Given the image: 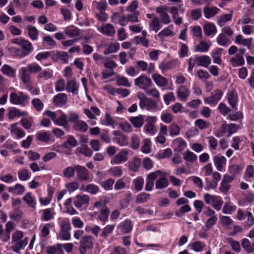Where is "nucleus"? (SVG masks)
Here are the masks:
<instances>
[{"instance_id": "nucleus-1", "label": "nucleus", "mask_w": 254, "mask_h": 254, "mask_svg": "<svg viewBox=\"0 0 254 254\" xmlns=\"http://www.w3.org/2000/svg\"><path fill=\"white\" fill-rule=\"evenodd\" d=\"M10 249L16 254L23 250L28 244V237L24 238L23 233L21 231H16L12 235Z\"/></svg>"}, {"instance_id": "nucleus-2", "label": "nucleus", "mask_w": 254, "mask_h": 254, "mask_svg": "<svg viewBox=\"0 0 254 254\" xmlns=\"http://www.w3.org/2000/svg\"><path fill=\"white\" fill-rule=\"evenodd\" d=\"M60 227L59 238L65 241L70 240L71 226L69 220L67 219H63L60 223Z\"/></svg>"}, {"instance_id": "nucleus-3", "label": "nucleus", "mask_w": 254, "mask_h": 254, "mask_svg": "<svg viewBox=\"0 0 254 254\" xmlns=\"http://www.w3.org/2000/svg\"><path fill=\"white\" fill-rule=\"evenodd\" d=\"M28 99V96L22 92H12L10 95V102L15 105H25Z\"/></svg>"}, {"instance_id": "nucleus-4", "label": "nucleus", "mask_w": 254, "mask_h": 254, "mask_svg": "<svg viewBox=\"0 0 254 254\" xmlns=\"http://www.w3.org/2000/svg\"><path fill=\"white\" fill-rule=\"evenodd\" d=\"M152 83L151 79L145 75H141L134 80V85L139 89L146 90Z\"/></svg>"}, {"instance_id": "nucleus-5", "label": "nucleus", "mask_w": 254, "mask_h": 254, "mask_svg": "<svg viewBox=\"0 0 254 254\" xmlns=\"http://www.w3.org/2000/svg\"><path fill=\"white\" fill-rule=\"evenodd\" d=\"M90 201V197L85 194L76 195L73 199V204L75 207L80 208L83 206L87 207Z\"/></svg>"}, {"instance_id": "nucleus-6", "label": "nucleus", "mask_w": 254, "mask_h": 254, "mask_svg": "<svg viewBox=\"0 0 254 254\" xmlns=\"http://www.w3.org/2000/svg\"><path fill=\"white\" fill-rule=\"evenodd\" d=\"M75 169L77 177L79 180L87 182H91L92 181L90 178L89 171L85 167L80 165H75Z\"/></svg>"}, {"instance_id": "nucleus-7", "label": "nucleus", "mask_w": 254, "mask_h": 254, "mask_svg": "<svg viewBox=\"0 0 254 254\" xmlns=\"http://www.w3.org/2000/svg\"><path fill=\"white\" fill-rule=\"evenodd\" d=\"M113 134L115 136L113 138V141L119 144L121 146H124L127 145L128 138L127 136L119 130H114L113 132Z\"/></svg>"}, {"instance_id": "nucleus-8", "label": "nucleus", "mask_w": 254, "mask_h": 254, "mask_svg": "<svg viewBox=\"0 0 254 254\" xmlns=\"http://www.w3.org/2000/svg\"><path fill=\"white\" fill-rule=\"evenodd\" d=\"M98 30L103 34L111 37L114 36L116 32L114 26L109 23L103 24Z\"/></svg>"}, {"instance_id": "nucleus-9", "label": "nucleus", "mask_w": 254, "mask_h": 254, "mask_svg": "<svg viewBox=\"0 0 254 254\" xmlns=\"http://www.w3.org/2000/svg\"><path fill=\"white\" fill-rule=\"evenodd\" d=\"M141 109H146L147 110H155L158 108V104L153 100L147 98L139 103Z\"/></svg>"}, {"instance_id": "nucleus-10", "label": "nucleus", "mask_w": 254, "mask_h": 254, "mask_svg": "<svg viewBox=\"0 0 254 254\" xmlns=\"http://www.w3.org/2000/svg\"><path fill=\"white\" fill-rule=\"evenodd\" d=\"M222 94L223 92L221 90H216L214 95L210 97L205 98L204 101L207 104L210 105H215L217 103L218 101L220 100Z\"/></svg>"}, {"instance_id": "nucleus-11", "label": "nucleus", "mask_w": 254, "mask_h": 254, "mask_svg": "<svg viewBox=\"0 0 254 254\" xmlns=\"http://www.w3.org/2000/svg\"><path fill=\"white\" fill-rule=\"evenodd\" d=\"M211 60L210 58L206 55L196 57L194 60V61L197 65L204 66L205 67H208L211 63Z\"/></svg>"}, {"instance_id": "nucleus-12", "label": "nucleus", "mask_w": 254, "mask_h": 254, "mask_svg": "<svg viewBox=\"0 0 254 254\" xmlns=\"http://www.w3.org/2000/svg\"><path fill=\"white\" fill-rule=\"evenodd\" d=\"M18 45L20 46L22 49H21L26 56L33 50L32 44L27 40L19 39Z\"/></svg>"}, {"instance_id": "nucleus-13", "label": "nucleus", "mask_w": 254, "mask_h": 254, "mask_svg": "<svg viewBox=\"0 0 254 254\" xmlns=\"http://www.w3.org/2000/svg\"><path fill=\"white\" fill-rule=\"evenodd\" d=\"M219 11L220 9L216 6H206L203 8L204 16L208 19L214 17Z\"/></svg>"}, {"instance_id": "nucleus-14", "label": "nucleus", "mask_w": 254, "mask_h": 254, "mask_svg": "<svg viewBox=\"0 0 254 254\" xmlns=\"http://www.w3.org/2000/svg\"><path fill=\"white\" fill-rule=\"evenodd\" d=\"M80 245L84 251V249H90L92 248L93 243L92 236H86L83 237L80 241Z\"/></svg>"}, {"instance_id": "nucleus-15", "label": "nucleus", "mask_w": 254, "mask_h": 254, "mask_svg": "<svg viewBox=\"0 0 254 254\" xmlns=\"http://www.w3.org/2000/svg\"><path fill=\"white\" fill-rule=\"evenodd\" d=\"M55 212L54 208H46L42 210L41 220L48 221L54 218Z\"/></svg>"}, {"instance_id": "nucleus-16", "label": "nucleus", "mask_w": 254, "mask_h": 254, "mask_svg": "<svg viewBox=\"0 0 254 254\" xmlns=\"http://www.w3.org/2000/svg\"><path fill=\"white\" fill-rule=\"evenodd\" d=\"M128 152L126 150H121L118 154H117L114 159V162L116 164H120L123 162H126L127 160V155Z\"/></svg>"}, {"instance_id": "nucleus-17", "label": "nucleus", "mask_w": 254, "mask_h": 254, "mask_svg": "<svg viewBox=\"0 0 254 254\" xmlns=\"http://www.w3.org/2000/svg\"><path fill=\"white\" fill-rule=\"evenodd\" d=\"M129 121L136 128L141 127L144 123V117L141 115L136 117H131Z\"/></svg>"}, {"instance_id": "nucleus-18", "label": "nucleus", "mask_w": 254, "mask_h": 254, "mask_svg": "<svg viewBox=\"0 0 254 254\" xmlns=\"http://www.w3.org/2000/svg\"><path fill=\"white\" fill-rule=\"evenodd\" d=\"M67 101V96L64 93H59L54 98V104L57 106H62L65 104Z\"/></svg>"}, {"instance_id": "nucleus-19", "label": "nucleus", "mask_w": 254, "mask_h": 254, "mask_svg": "<svg viewBox=\"0 0 254 254\" xmlns=\"http://www.w3.org/2000/svg\"><path fill=\"white\" fill-rule=\"evenodd\" d=\"M252 40V38L244 39L241 35H238L236 37L235 42L238 44L247 46L249 49H251Z\"/></svg>"}, {"instance_id": "nucleus-20", "label": "nucleus", "mask_w": 254, "mask_h": 254, "mask_svg": "<svg viewBox=\"0 0 254 254\" xmlns=\"http://www.w3.org/2000/svg\"><path fill=\"white\" fill-rule=\"evenodd\" d=\"M241 245L248 253H254V241L251 243L248 239L245 238L242 240Z\"/></svg>"}, {"instance_id": "nucleus-21", "label": "nucleus", "mask_w": 254, "mask_h": 254, "mask_svg": "<svg viewBox=\"0 0 254 254\" xmlns=\"http://www.w3.org/2000/svg\"><path fill=\"white\" fill-rule=\"evenodd\" d=\"M28 36L32 40H36L38 39L39 31L34 26L28 25L26 27Z\"/></svg>"}, {"instance_id": "nucleus-22", "label": "nucleus", "mask_w": 254, "mask_h": 254, "mask_svg": "<svg viewBox=\"0 0 254 254\" xmlns=\"http://www.w3.org/2000/svg\"><path fill=\"white\" fill-rule=\"evenodd\" d=\"M152 77L155 83L158 86H164L168 84V80L167 79L158 73L153 74Z\"/></svg>"}, {"instance_id": "nucleus-23", "label": "nucleus", "mask_w": 254, "mask_h": 254, "mask_svg": "<svg viewBox=\"0 0 254 254\" xmlns=\"http://www.w3.org/2000/svg\"><path fill=\"white\" fill-rule=\"evenodd\" d=\"M213 160L217 170L221 171L223 170V165L226 163V158L224 156H215L213 157Z\"/></svg>"}, {"instance_id": "nucleus-24", "label": "nucleus", "mask_w": 254, "mask_h": 254, "mask_svg": "<svg viewBox=\"0 0 254 254\" xmlns=\"http://www.w3.org/2000/svg\"><path fill=\"white\" fill-rule=\"evenodd\" d=\"M184 160L188 162L193 163L196 161L197 156L193 152L187 149L183 154Z\"/></svg>"}, {"instance_id": "nucleus-25", "label": "nucleus", "mask_w": 254, "mask_h": 254, "mask_svg": "<svg viewBox=\"0 0 254 254\" xmlns=\"http://www.w3.org/2000/svg\"><path fill=\"white\" fill-rule=\"evenodd\" d=\"M205 34L207 36L214 35L217 32V29L215 25L212 23L206 24L203 27Z\"/></svg>"}, {"instance_id": "nucleus-26", "label": "nucleus", "mask_w": 254, "mask_h": 254, "mask_svg": "<svg viewBox=\"0 0 254 254\" xmlns=\"http://www.w3.org/2000/svg\"><path fill=\"white\" fill-rule=\"evenodd\" d=\"M216 41L218 45L223 47H227L231 43L230 39L224 33H221L218 36Z\"/></svg>"}, {"instance_id": "nucleus-27", "label": "nucleus", "mask_w": 254, "mask_h": 254, "mask_svg": "<svg viewBox=\"0 0 254 254\" xmlns=\"http://www.w3.org/2000/svg\"><path fill=\"white\" fill-rule=\"evenodd\" d=\"M64 34L69 38H73L79 36L80 30L78 28L71 27L66 28L64 30Z\"/></svg>"}, {"instance_id": "nucleus-28", "label": "nucleus", "mask_w": 254, "mask_h": 254, "mask_svg": "<svg viewBox=\"0 0 254 254\" xmlns=\"http://www.w3.org/2000/svg\"><path fill=\"white\" fill-rule=\"evenodd\" d=\"M66 90L73 94H77L78 91V85L75 80L69 81L66 84Z\"/></svg>"}, {"instance_id": "nucleus-29", "label": "nucleus", "mask_w": 254, "mask_h": 254, "mask_svg": "<svg viewBox=\"0 0 254 254\" xmlns=\"http://www.w3.org/2000/svg\"><path fill=\"white\" fill-rule=\"evenodd\" d=\"M73 128L81 132H84L87 130L88 125L84 121H78L75 122Z\"/></svg>"}, {"instance_id": "nucleus-30", "label": "nucleus", "mask_w": 254, "mask_h": 254, "mask_svg": "<svg viewBox=\"0 0 254 254\" xmlns=\"http://www.w3.org/2000/svg\"><path fill=\"white\" fill-rule=\"evenodd\" d=\"M8 52L13 57L23 58L26 56L25 54L21 49L16 48L15 47H10L8 48Z\"/></svg>"}, {"instance_id": "nucleus-31", "label": "nucleus", "mask_w": 254, "mask_h": 254, "mask_svg": "<svg viewBox=\"0 0 254 254\" xmlns=\"http://www.w3.org/2000/svg\"><path fill=\"white\" fill-rule=\"evenodd\" d=\"M110 210L109 208L106 206H104L100 210V214L98 216L99 219L103 223H105L108 219L109 214Z\"/></svg>"}, {"instance_id": "nucleus-32", "label": "nucleus", "mask_w": 254, "mask_h": 254, "mask_svg": "<svg viewBox=\"0 0 254 254\" xmlns=\"http://www.w3.org/2000/svg\"><path fill=\"white\" fill-rule=\"evenodd\" d=\"M210 47V44H209L203 41H201L200 43L195 47V51L201 53L207 52Z\"/></svg>"}, {"instance_id": "nucleus-33", "label": "nucleus", "mask_w": 254, "mask_h": 254, "mask_svg": "<svg viewBox=\"0 0 254 254\" xmlns=\"http://www.w3.org/2000/svg\"><path fill=\"white\" fill-rule=\"evenodd\" d=\"M78 145L77 141L73 136H70L64 142L63 145V147L66 149H69L70 147L76 146Z\"/></svg>"}, {"instance_id": "nucleus-34", "label": "nucleus", "mask_w": 254, "mask_h": 254, "mask_svg": "<svg viewBox=\"0 0 254 254\" xmlns=\"http://www.w3.org/2000/svg\"><path fill=\"white\" fill-rule=\"evenodd\" d=\"M149 26L152 28V30L156 33L161 28L159 19L157 17H153L149 24Z\"/></svg>"}, {"instance_id": "nucleus-35", "label": "nucleus", "mask_w": 254, "mask_h": 254, "mask_svg": "<svg viewBox=\"0 0 254 254\" xmlns=\"http://www.w3.org/2000/svg\"><path fill=\"white\" fill-rule=\"evenodd\" d=\"M177 93L182 100L186 99L189 95V91L185 86H181L178 89Z\"/></svg>"}, {"instance_id": "nucleus-36", "label": "nucleus", "mask_w": 254, "mask_h": 254, "mask_svg": "<svg viewBox=\"0 0 254 254\" xmlns=\"http://www.w3.org/2000/svg\"><path fill=\"white\" fill-rule=\"evenodd\" d=\"M168 186V180L166 178L162 177L158 179L155 183V187L157 189H163Z\"/></svg>"}, {"instance_id": "nucleus-37", "label": "nucleus", "mask_w": 254, "mask_h": 254, "mask_svg": "<svg viewBox=\"0 0 254 254\" xmlns=\"http://www.w3.org/2000/svg\"><path fill=\"white\" fill-rule=\"evenodd\" d=\"M140 164L141 159L138 158H135L132 161L129 163V168L133 172H136L138 171Z\"/></svg>"}, {"instance_id": "nucleus-38", "label": "nucleus", "mask_w": 254, "mask_h": 254, "mask_svg": "<svg viewBox=\"0 0 254 254\" xmlns=\"http://www.w3.org/2000/svg\"><path fill=\"white\" fill-rule=\"evenodd\" d=\"M120 229L123 233H127L131 231L132 226L130 220H127L122 223L120 226Z\"/></svg>"}, {"instance_id": "nucleus-39", "label": "nucleus", "mask_w": 254, "mask_h": 254, "mask_svg": "<svg viewBox=\"0 0 254 254\" xmlns=\"http://www.w3.org/2000/svg\"><path fill=\"white\" fill-rule=\"evenodd\" d=\"M15 224L12 221H8L5 225V232L6 235L3 236V238L5 239H9L10 237L11 231L14 229Z\"/></svg>"}, {"instance_id": "nucleus-40", "label": "nucleus", "mask_w": 254, "mask_h": 254, "mask_svg": "<svg viewBox=\"0 0 254 254\" xmlns=\"http://www.w3.org/2000/svg\"><path fill=\"white\" fill-rule=\"evenodd\" d=\"M180 128L176 123L172 124L169 127V132L171 136H177L180 134Z\"/></svg>"}, {"instance_id": "nucleus-41", "label": "nucleus", "mask_w": 254, "mask_h": 254, "mask_svg": "<svg viewBox=\"0 0 254 254\" xmlns=\"http://www.w3.org/2000/svg\"><path fill=\"white\" fill-rule=\"evenodd\" d=\"M30 72L26 67L21 68V79L24 84H28L30 81Z\"/></svg>"}, {"instance_id": "nucleus-42", "label": "nucleus", "mask_w": 254, "mask_h": 254, "mask_svg": "<svg viewBox=\"0 0 254 254\" xmlns=\"http://www.w3.org/2000/svg\"><path fill=\"white\" fill-rule=\"evenodd\" d=\"M195 126L199 129L203 130L209 127L210 123L202 119H197L195 121Z\"/></svg>"}, {"instance_id": "nucleus-43", "label": "nucleus", "mask_w": 254, "mask_h": 254, "mask_svg": "<svg viewBox=\"0 0 254 254\" xmlns=\"http://www.w3.org/2000/svg\"><path fill=\"white\" fill-rule=\"evenodd\" d=\"M84 190L91 194H95L99 191L100 189L98 186L95 184H89L85 186Z\"/></svg>"}, {"instance_id": "nucleus-44", "label": "nucleus", "mask_w": 254, "mask_h": 254, "mask_svg": "<svg viewBox=\"0 0 254 254\" xmlns=\"http://www.w3.org/2000/svg\"><path fill=\"white\" fill-rule=\"evenodd\" d=\"M115 180L112 178H109L101 183V186L106 190H112Z\"/></svg>"}, {"instance_id": "nucleus-45", "label": "nucleus", "mask_w": 254, "mask_h": 254, "mask_svg": "<svg viewBox=\"0 0 254 254\" xmlns=\"http://www.w3.org/2000/svg\"><path fill=\"white\" fill-rule=\"evenodd\" d=\"M150 199V194L144 192L140 193L136 196L135 202L136 203H141L146 202Z\"/></svg>"}, {"instance_id": "nucleus-46", "label": "nucleus", "mask_w": 254, "mask_h": 254, "mask_svg": "<svg viewBox=\"0 0 254 254\" xmlns=\"http://www.w3.org/2000/svg\"><path fill=\"white\" fill-rule=\"evenodd\" d=\"M54 123L60 126H63L65 127L66 126L67 124V122L66 121V116L65 114H62L61 116L54 120Z\"/></svg>"}, {"instance_id": "nucleus-47", "label": "nucleus", "mask_w": 254, "mask_h": 254, "mask_svg": "<svg viewBox=\"0 0 254 254\" xmlns=\"http://www.w3.org/2000/svg\"><path fill=\"white\" fill-rule=\"evenodd\" d=\"M23 199L30 207L35 208L36 203L30 192L27 193Z\"/></svg>"}, {"instance_id": "nucleus-48", "label": "nucleus", "mask_w": 254, "mask_h": 254, "mask_svg": "<svg viewBox=\"0 0 254 254\" xmlns=\"http://www.w3.org/2000/svg\"><path fill=\"white\" fill-rule=\"evenodd\" d=\"M228 100L230 105L232 106L233 109H235L238 101V97L235 93L232 92L230 94L228 95Z\"/></svg>"}, {"instance_id": "nucleus-49", "label": "nucleus", "mask_w": 254, "mask_h": 254, "mask_svg": "<svg viewBox=\"0 0 254 254\" xmlns=\"http://www.w3.org/2000/svg\"><path fill=\"white\" fill-rule=\"evenodd\" d=\"M37 139L41 142H48L50 140V135L47 132H39L37 134Z\"/></svg>"}, {"instance_id": "nucleus-50", "label": "nucleus", "mask_w": 254, "mask_h": 254, "mask_svg": "<svg viewBox=\"0 0 254 254\" xmlns=\"http://www.w3.org/2000/svg\"><path fill=\"white\" fill-rule=\"evenodd\" d=\"M117 83L119 86L130 87V83L128 79L124 76H119L117 78Z\"/></svg>"}, {"instance_id": "nucleus-51", "label": "nucleus", "mask_w": 254, "mask_h": 254, "mask_svg": "<svg viewBox=\"0 0 254 254\" xmlns=\"http://www.w3.org/2000/svg\"><path fill=\"white\" fill-rule=\"evenodd\" d=\"M54 226L53 224L47 223L43 225L41 230L40 235L42 237H46L50 234V228Z\"/></svg>"}, {"instance_id": "nucleus-52", "label": "nucleus", "mask_w": 254, "mask_h": 254, "mask_svg": "<svg viewBox=\"0 0 254 254\" xmlns=\"http://www.w3.org/2000/svg\"><path fill=\"white\" fill-rule=\"evenodd\" d=\"M115 227V224L107 225L102 229L101 237L106 238L108 235L112 233Z\"/></svg>"}, {"instance_id": "nucleus-53", "label": "nucleus", "mask_w": 254, "mask_h": 254, "mask_svg": "<svg viewBox=\"0 0 254 254\" xmlns=\"http://www.w3.org/2000/svg\"><path fill=\"white\" fill-rule=\"evenodd\" d=\"M172 151L170 148L164 149L162 152L158 153L156 155V157L158 159H162L165 158L170 157L172 155Z\"/></svg>"}, {"instance_id": "nucleus-54", "label": "nucleus", "mask_w": 254, "mask_h": 254, "mask_svg": "<svg viewBox=\"0 0 254 254\" xmlns=\"http://www.w3.org/2000/svg\"><path fill=\"white\" fill-rule=\"evenodd\" d=\"M75 171H76L75 165L73 167L69 166L64 170L63 174L66 178H70L74 176Z\"/></svg>"}, {"instance_id": "nucleus-55", "label": "nucleus", "mask_w": 254, "mask_h": 254, "mask_svg": "<svg viewBox=\"0 0 254 254\" xmlns=\"http://www.w3.org/2000/svg\"><path fill=\"white\" fill-rule=\"evenodd\" d=\"M76 149L78 150L80 153L84 154L86 157H90L92 154V151L86 145H83L81 147H78Z\"/></svg>"}, {"instance_id": "nucleus-56", "label": "nucleus", "mask_w": 254, "mask_h": 254, "mask_svg": "<svg viewBox=\"0 0 254 254\" xmlns=\"http://www.w3.org/2000/svg\"><path fill=\"white\" fill-rule=\"evenodd\" d=\"M134 41L136 45L141 44L144 47H148L149 41L148 39L144 37L135 36L134 38Z\"/></svg>"}, {"instance_id": "nucleus-57", "label": "nucleus", "mask_w": 254, "mask_h": 254, "mask_svg": "<svg viewBox=\"0 0 254 254\" xmlns=\"http://www.w3.org/2000/svg\"><path fill=\"white\" fill-rule=\"evenodd\" d=\"M26 68L30 73H34L39 72L42 69L41 67L36 63L29 64Z\"/></svg>"}, {"instance_id": "nucleus-58", "label": "nucleus", "mask_w": 254, "mask_h": 254, "mask_svg": "<svg viewBox=\"0 0 254 254\" xmlns=\"http://www.w3.org/2000/svg\"><path fill=\"white\" fill-rule=\"evenodd\" d=\"M217 220L216 216H212L208 219L205 223L206 230H208L214 226Z\"/></svg>"}, {"instance_id": "nucleus-59", "label": "nucleus", "mask_w": 254, "mask_h": 254, "mask_svg": "<svg viewBox=\"0 0 254 254\" xmlns=\"http://www.w3.org/2000/svg\"><path fill=\"white\" fill-rule=\"evenodd\" d=\"M144 145L141 147V151L144 153H149L151 151V141L146 138L143 140Z\"/></svg>"}, {"instance_id": "nucleus-60", "label": "nucleus", "mask_w": 254, "mask_h": 254, "mask_svg": "<svg viewBox=\"0 0 254 254\" xmlns=\"http://www.w3.org/2000/svg\"><path fill=\"white\" fill-rule=\"evenodd\" d=\"M1 72L3 74L10 77L13 76L14 73V70L12 69L10 66L7 64H4L2 66L1 68Z\"/></svg>"}, {"instance_id": "nucleus-61", "label": "nucleus", "mask_w": 254, "mask_h": 254, "mask_svg": "<svg viewBox=\"0 0 254 254\" xmlns=\"http://www.w3.org/2000/svg\"><path fill=\"white\" fill-rule=\"evenodd\" d=\"M144 129L147 132L152 135L155 134L157 132V129L154 124L146 123L144 127Z\"/></svg>"}, {"instance_id": "nucleus-62", "label": "nucleus", "mask_w": 254, "mask_h": 254, "mask_svg": "<svg viewBox=\"0 0 254 254\" xmlns=\"http://www.w3.org/2000/svg\"><path fill=\"white\" fill-rule=\"evenodd\" d=\"M232 18L231 14H226L221 15L219 20H218V24L220 26H222L224 25L225 23L230 20Z\"/></svg>"}, {"instance_id": "nucleus-63", "label": "nucleus", "mask_w": 254, "mask_h": 254, "mask_svg": "<svg viewBox=\"0 0 254 254\" xmlns=\"http://www.w3.org/2000/svg\"><path fill=\"white\" fill-rule=\"evenodd\" d=\"M32 104L35 109L38 112L41 111L44 107L43 102L38 98L34 99L32 101Z\"/></svg>"}, {"instance_id": "nucleus-64", "label": "nucleus", "mask_w": 254, "mask_h": 254, "mask_svg": "<svg viewBox=\"0 0 254 254\" xmlns=\"http://www.w3.org/2000/svg\"><path fill=\"white\" fill-rule=\"evenodd\" d=\"M223 201L219 196H216L212 202V206L217 210H220L221 208Z\"/></svg>"}]
</instances>
